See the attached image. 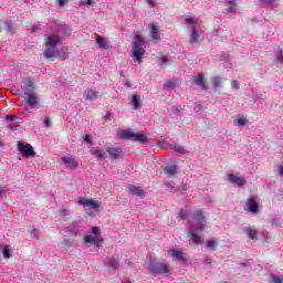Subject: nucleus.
<instances>
[{
	"label": "nucleus",
	"instance_id": "3c124183",
	"mask_svg": "<svg viewBox=\"0 0 283 283\" xmlns=\"http://www.w3.org/2000/svg\"><path fill=\"white\" fill-rule=\"evenodd\" d=\"M32 30H33V32H36V30H41V28L38 27V25H34V27L32 28Z\"/></svg>",
	"mask_w": 283,
	"mask_h": 283
},
{
	"label": "nucleus",
	"instance_id": "39448f33",
	"mask_svg": "<svg viewBox=\"0 0 283 283\" xmlns=\"http://www.w3.org/2000/svg\"><path fill=\"white\" fill-rule=\"evenodd\" d=\"M192 220H197L198 226L196 228V231H202L205 229V212H202V210H196L192 213Z\"/></svg>",
	"mask_w": 283,
	"mask_h": 283
},
{
	"label": "nucleus",
	"instance_id": "72a5a7b5",
	"mask_svg": "<svg viewBox=\"0 0 283 283\" xmlns=\"http://www.w3.org/2000/svg\"><path fill=\"white\" fill-rule=\"evenodd\" d=\"M44 127H46V128L52 127V118H50V117L44 118Z\"/></svg>",
	"mask_w": 283,
	"mask_h": 283
},
{
	"label": "nucleus",
	"instance_id": "6e6552de",
	"mask_svg": "<svg viewBox=\"0 0 283 283\" xmlns=\"http://www.w3.org/2000/svg\"><path fill=\"white\" fill-rule=\"evenodd\" d=\"M149 30L151 41H154V43H160V41H163V38L160 35V29H158V23L150 24Z\"/></svg>",
	"mask_w": 283,
	"mask_h": 283
},
{
	"label": "nucleus",
	"instance_id": "423d86ee",
	"mask_svg": "<svg viewBox=\"0 0 283 283\" xmlns=\"http://www.w3.org/2000/svg\"><path fill=\"white\" fill-rule=\"evenodd\" d=\"M243 209L244 211H249V213H258V197H250Z\"/></svg>",
	"mask_w": 283,
	"mask_h": 283
},
{
	"label": "nucleus",
	"instance_id": "6e6d98bb",
	"mask_svg": "<svg viewBox=\"0 0 283 283\" xmlns=\"http://www.w3.org/2000/svg\"><path fill=\"white\" fill-rule=\"evenodd\" d=\"M3 145V142L2 140H0V146H2Z\"/></svg>",
	"mask_w": 283,
	"mask_h": 283
},
{
	"label": "nucleus",
	"instance_id": "f3484780",
	"mask_svg": "<svg viewBox=\"0 0 283 283\" xmlns=\"http://www.w3.org/2000/svg\"><path fill=\"white\" fill-rule=\"evenodd\" d=\"M134 130L132 129H126V130H120L118 133V138H122L124 140H129V138H134Z\"/></svg>",
	"mask_w": 283,
	"mask_h": 283
},
{
	"label": "nucleus",
	"instance_id": "ea45409f",
	"mask_svg": "<svg viewBox=\"0 0 283 283\" xmlns=\"http://www.w3.org/2000/svg\"><path fill=\"white\" fill-rule=\"evenodd\" d=\"M6 25V31L7 32H12L14 29L12 28V24H10V22H4Z\"/></svg>",
	"mask_w": 283,
	"mask_h": 283
},
{
	"label": "nucleus",
	"instance_id": "603ef678",
	"mask_svg": "<svg viewBox=\"0 0 283 283\" xmlns=\"http://www.w3.org/2000/svg\"><path fill=\"white\" fill-rule=\"evenodd\" d=\"M228 3H229L230 6H235V3L233 2V0H230Z\"/></svg>",
	"mask_w": 283,
	"mask_h": 283
},
{
	"label": "nucleus",
	"instance_id": "9b49d317",
	"mask_svg": "<svg viewBox=\"0 0 283 283\" xmlns=\"http://www.w3.org/2000/svg\"><path fill=\"white\" fill-rule=\"evenodd\" d=\"M228 180H229V182H233L238 187H244V185H247L244 177H240V176L233 175V174L228 175Z\"/></svg>",
	"mask_w": 283,
	"mask_h": 283
},
{
	"label": "nucleus",
	"instance_id": "c9c22d12",
	"mask_svg": "<svg viewBox=\"0 0 283 283\" xmlns=\"http://www.w3.org/2000/svg\"><path fill=\"white\" fill-rule=\"evenodd\" d=\"M94 0H81L80 6H92Z\"/></svg>",
	"mask_w": 283,
	"mask_h": 283
},
{
	"label": "nucleus",
	"instance_id": "f704fd0d",
	"mask_svg": "<svg viewBox=\"0 0 283 283\" xmlns=\"http://www.w3.org/2000/svg\"><path fill=\"white\" fill-rule=\"evenodd\" d=\"M91 233L98 238L101 235V229H98V227H93Z\"/></svg>",
	"mask_w": 283,
	"mask_h": 283
},
{
	"label": "nucleus",
	"instance_id": "37998d69",
	"mask_svg": "<svg viewBox=\"0 0 283 283\" xmlns=\"http://www.w3.org/2000/svg\"><path fill=\"white\" fill-rule=\"evenodd\" d=\"M83 139L85 140V143H87L88 145H92V135H85L83 137Z\"/></svg>",
	"mask_w": 283,
	"mask_h": 283
},
{
	"label": "nucleus",
	"instance_id": "f8f14e48",
	"mask_svg": "<svg viewBox=\"0 0 283 283\" xmlns=\"http://www.w3.org/2000/svg\"><path fill=\"white\" fill-rule=\"evenodd\" d=\"M28 97H27V103L28 105H30L31 107H39V95H36V93H24Z\"/></svg>",
	"mask_w": 283,
	"mask_h": 283
},
{
	"label": "nucleus",
	"instance_id": "a211bd4d",
	"mask_svg": "<svg viewBox=\"0 0 283 283\" xmlns=\"http://www.w3.org/2000/svg\"><path fill=\"white\" fill-rule=\"evenodd\" d=\"M92 156L97 158V160H105L107 158V154L103 149H95L91 151Z\"/></svg>",
	"mask_w": 283,
	"mask_h": 283
},
{
	"label": "nucleus",
	"instance_id": "b1692460",
	"mask_svg": "<svg viewBox=\"0 0 283 283\" xmlns=\"http://www.w3.org/2000/svg\"><path fill=\"white\" fill-rule=\"evenodd\" d=\"M245 233L250 240H258V231L253 229L245 230Z\"/></svg>",
	"mask_w": 283,
	"mask_h": 283
},
{
	"label": "nucleus",
	"instance_id": "f03ea898",
	"mask_svg": "<svg viewBox=\"0 0 283 283\" xmlns=\"http://www.w3.org/2000/svg\"><path fill=\"white\" fill-rule=\"evenodd\" d=\"M144 41L145 39H143V35H135V41L133 42V53L130 54L135 63H143V55L145 54V48H143Z\"/></svg>",
	"mask_w": 283,
	"mask_h": 283
},
{
	"label": "nucleus",
	"instance_id": "09e8293b",
	"mask_svg": "<svg viewBox=\"0 0 283 283\" xmlns=\"http://www.w3.org/2000/svg\"><path fill=\"white\" fill-rule=\"evenodd\" d=\"M59 6H65L67 3V0H57Z\"/></svg>",
	"mask_w": 283,
	"mask_h": 283
},
{
	"label": "nucleus",
	"instance_id": "cd10ccee",
	"mask_svg": "<svg viewBox=\"0 0 283 283\" xmlns=\"http://www.w3.org/2000/svg\"><path fill=\"white\" fill-rule=\"evenodd\" d=\"M198 233H200V231H196V228H195V230L192 231V234H191L192 242L195 244H200V238H199Z\"/></svg>",
	"mask_w": 283,
	"mask_h": 283
},
{
	"label": "nucleus",
	"instance_id": "a19ab883",
	"mask_svg": "<svg viewBox=\"0 0 283 283\" xmlns=\"http://www.w3.org/2000/svg\"><path fill=\"white\" fill-rule=\"evenodd\" d=\"M164 85H165L166 90H172V87H174V82L167 81Z\"/></svg>",
	"mask_w": 283,
	"mask_h": 283
},
{
	"label": "nucleus",
	"instance_id": "dca6fc26",
	"mask_svg": "<svg viewBox=\"0 0 283 283\" xmlns=\"http://www.w3.org/2000/svg\"><path fill=\"white\" fill-rule=\"evenodd\" d=\"M129 192L133 196H137L138 198H145V190H143V188H140V186H132L129 188Z\"/></svg>",
	"mask_w": 283,
	"mask_h": 283
},
{
	"label": "nucleus",
	"instance_id": "49530a36",
	"mask_svg": "<svg viewBox=\"0 0 283 283\" xmlns=\"http://www.w3.org/2000/svg\"><path fill=\"white\" fill-rule=\"evenodd\" d=\"M265 6H271L273 3V0H261Z\"/></svg>",
	"mask_w": 283,
	"mask_h": 283
},
{
	"label": "nucleus",
	"instance_id": "de8ad7c7",
	"mask_svg": "<svg viewBox=\"0 0 283 283\" xmlns=\"http://www.w3.org/2000/svg\"><path fill=\"white\" fill-rule=\"evenodd\" d=\"M186 23H189L190 25H193V23H196V22L193 21V19L188 18V19H186Z\"/></svg>",
	"mask_w": 283,
	"mask_h": 283
},
{
	"label": "nucleus",
	"instance_id": "0eeeda50",
	"mask_svg": "<svg viewBox=\"0 0 283 283\" xmlns=\"http://www.w3.org/2000/svg\"><path fill=\"white\" fill-rule=\"evenodd\" d=\"M61 160L66 169H78V160H76V158H74L73 156H64L61 158Z\"/></svg>",
	"mask_w": 283,
	"mask_h": 283
},
{
	"label": "nucleus",
	"instance_id": "6ab92c4d",
	"mask_svg": "<svg viewBox=\"0 0 283 283\" xmlns=\"http://www.w3.org/2000/svg\"><path fill=\"white\" fill-rule=\"evenodd\" d=\"M98 98V92L95 90H87L85 93V101H96Z\"/></svg>",
	"mask_w": 283,
	"mask_h": 283
},
{
	"label": "nucleus",
	"instance_id": "4c0bfd02",
	"mask_svg": "<svg viewBox=\"0 0 283 283\" xmlns=\"http://www.w3.org/2000/svg\"><path fill=\"white\" fill-rule=\"evenodd\" d=\"M179 218L180 220H187V212L185 211V209H181L179 211Z\"/></svg>",
	"mask_w": 283,
	"mask_h": 283
},
{
	"label": "nucleus",
	"instance_id": "5701e85b",
	"mask_svg": "<svg viewBox=\"0 0 283 283\" xmlns=\"http://www.w3.org/2000/svg\"><path fill=\"white\" fill-rule=\"evenodd\" d=\"M165 171H166V174H168V176H176V174H178V167H176V166H166Z\"/></svg>",
	"mask_w": 283,
	"mask_h": 283
},
{
	"label": "nucleus",
	"instance_id": "4468645a",
	"mask_svg": "<svg viewBox=\"0 0 283 283\" xmlns=\"http://www.w3.org/2000/svg\"><path fill=\"white\" fill-rule=\"evenodd\" d=\"M195 83H196V85L201 87V90H208L209 88V82L205 78V75L202 73L197 75V77L195 80Z\"/></svg>",
	"mask_w": 283,
	"mask_h": 283
},
{
	"label": "nucleus",
	"instance_id": "bb28decb",
	"mask_svg": "<svg viewBox=\"0 0 283 283\" xmlns=\"http://www.w3.org/2000/svg\"><path fill=\"white\" fill-rule=\"evenodd\" d=\"M96 43L99 45V48H102V50H106L107 48V42H105V40L103 39V36H97L96 39Z\"/></svg>",
	"mask_w": 283,
	"mask_h": 283
},
{
	"label": "nucleus",
	"instance_id": "f257e3e1",
	"mask_svg": "<svg viewBox=\"0 0 283 283\" xmlns=\"http://www.w3.org/2000/svg\"><path fill=\"white\" fill-rule=\"evenodd\" d=\"M61 36L55 33L44 39L46 49L43 54L46 59H53L54 56H56V46L59 45V43H61Z\"/></svg>",
	"mask_w": 283,
	"mask_h": 283
},
{
	"label": "nucleus",
	"instance_id": "4d7b16f0",
	"mask_svg": "<svg viewBox=\"0 0 283 283\" xmlns=\"http://www.w3.org/2000/svg\"><path fill=\"white\" fill-rule=\"evenodd\" d=\"M163 144H165V142H159V145H163Z\"/></svg>",
	"mask_w": 283,
	"mask_h": 283
},
{
	"label": "nucleus",
	"instance_id": "4be33fe9",
	"mask_svg": "<svg viewBox=\"0 0 283 283\" xmlns=\"http://www.w3.org/2000/svg\"><path fill=\"white\" fill-rule=\"evenodd\" d=\"M134 140L136 143H148L149 138H147V136L143 135V134H134Z\"/></svg>",
	"mask_w": 283,
	"mask_h": 283
},
{
	"label": "nucleus",
	"instance_id": "79ce46f5",
	"mask_svg": "<svg viewBox=\"0 0 283 283\" xmlns=\"http://www.w3.org/2000/svg\"><path fill=\"white\" fill-rule=\"evenodd\" d=\"M231 87H232V88H238V87H240V82L237 81V80H232V81H231Z\"/></svg>",
	"mask_w": 283,
	"mask_h": 283
},
{
	"label": "nucleus",
	"instance_id": "a878e982",
	"mask_svg": "<svg viewBox=\"0 0 283 283\" xmlns=\"http://www.w3.org/2000/svg\"><path fill=\"white\" fill-rule=\"evenodd\" d=\"M2 254L6 260H9L10 255H12V252L10 251V245H4L2 248Z\"/></svg>",
	"mask_w": 283,
	"mask_h": 283
},
{
	"label": "nucleus",
	"instance_id": "412c9836",
	"mask_svg": "<svg viewBox=\"0 0 283 283\" xmlns=\"http://www.w3.org/2000/svg\"><path fill=\"white\" fill-rule=\"evenodd\" d=\"M211 83L213 85V88L218 90V88L222 87V77H220V76L212 77Z\"/></svg>",
	"mask_w": 283,
	"mask_h": 283
},
{
	"label": "nucleus",
	"instance_id": "864d4df0",
	"mask_svg": "<svg viewBox=\"0 0 283 283\" xmlns=\"http://www.w3.org/2000/svg\"><path fill=\"white\" fill-rule=\"evenodd\" d=\"M61 213H67V209H62Z\"/></svg>",
	"mask_w": 283,
	"mask_h": 283
},
{
	"label": "nucleus",
	"instance_id": "58836bf2",
	"mask_svg": "<svg viewBox=\"0 0 283 283\" xmlns=\"http://www.w3.org/2000/svg\"><path fill=\"white\" fill-rule=\"evenodd\" d=\"M276 61L282 63V61H283V52H282V50L277 51V53H276Z\"/></svg>",
	"mask_w": 283,
	"mask_h": 283
},
{
	"label": "nucleus",
	"instance_id": "ddd939ff",
	"mask_svg": "<svg viewBox=\"0 0 283 283\" xmlns=\"http://www.w3.org/2000/svg\"><path fill=\"white\" fill-rule=\"evenodd\" d=\"M21 87L25 94V92H32L34 90V81L30 77H24L21 82Z\"/></svg>",
	"mask_w": 283,
	"mask_h": 283
},
{
	"label": "nucleus",
	"instance_id": "13d9d810",
	"mask_svg": "<svg viewBox=\"0 0 283 283\" xmlns=\"http://www.w3.org/2000/svg\"><path fill=\"white\" fill-rule=\"evenodd\" d=\"M232 11H233V8L230 9V12H232Z\"/></svg>",
	"mask_w": 283,
	"mask_h": 283
},
{
	"label": "nucleus",
	"instance_id": "20e7f679",
	"mask_svg": "<svg viewBox=\"0 0 283 283\" xmlns=\"http://www.w3.org/2000/svg\"><path fill=\"white\" fill-rule=\"evenodd\" d=\"M18 151L22 154V156H25V158H32V156H35L36 153H34V147L30 144H25L23 142H18L17 144Z\"/></svg>",
	"mask_w": 283,
	"mask_h": 283
},
{
	"label": "nucleus",
	"instance_id": "2f4dec72",
	"mask_svg": "<svg viewBox=\"0 0 283 283\" xmlns=\"http://www.w3.org/2000/svg\"><path fill=\"white\" fill-rule=\"evenodd\" d=\"M207 247H208V249H212V251H216V249H218V244L213 240H208Z\"/></svg>",
	"mask_w": 283,
	"mask_h": 283
},
{
	"label": "nucleus",
	"instance_id": "c85d7f7f",
	"mask_svg": "<svg viewBox=\"0 0 283 283\" xmlns=\"http://www.w3.org/2000/svg\"><path fill=\"white\" fill-rule=\"evenodd\" d=\"M135 109H138L140 107V97L138 95H133V101H132Z\"/></svg>",
	"mask_w": 283,
	"mask_h": 283
},
{
	"label": "nucleus",
	"instance_id": "7c9ffc66",
	"mask_svg": "<svg viewBox=\"0 0 283 283\" xmlns=\"http://www.w3.org/2000/svg\"><path fill=\"white\" fill-rule=\"evenodd\" d=\"M199 39V35H198V30L196 29H192V34H191V38H190V43H196Z\"/></svg>",
	"mask_w": 283,
	"mask_h": 283
},
{
	"label": "nucleus",
	"instance_id": "393cba45",
	"mask_svg": "<svg viewBox=\"0 0 283 283\" xmlns=\"http://www.w3.org/2000/svg\"><path fill=\"white\" fill-rule=\"evenodd\" d=\"M167 63H169V60H167L166 55H160L158 57V64L160 65V67H166Z\"/></svg>",
	"mask_w": 283,
	"mask_h": 283
},
{
	"label": "nucleus",
	"instance_id": "7ed1b4c3",
	"mask_svg": "<svg viewBox=\"0 0 283 283\" xmlns=\"http://www.w3.org/2000/svg\"><path fill=\"white\" fill-rule=\"evenodd\" d=\"M150 273L156 275H171V268L167 263L150 261Z\"/></svg>",
	"mask_w": 283,
	"mask_h": 283
},
{
	"label": "nucleus",
	"instance_id": "a18cd8bd",
	"mask_svg": "<svg viewBox=\"0 0 283 283\" xmlns=\"http://www.w3.org/2000/svg\"><path fill=\"white\" fill-rule=\"evenodd\" d=\"M272 282H274V283H283V279L280 277V276H274V277L272 279Z\"/></svg>",
	"mask_w": 283,
	"mask_h": 283
},
{
	"label": "nucleus",
	"instance_id": "aec40b11",
	"mask_svg": "<svg viewBox=\"0 0 283 283\" xmlns=\"http://www.w3.org/2000/svg\"><path fill=\"white\" fill-rule=\"evenodd\" d=\"M104 264H106V266H109V269H118V266H120L118 259H114V258L106 260Z\"/></svg>",
	"mask_w": 283,
	"mask_h": 283
},
{
	"label": "nucleus",
	"instance_id": "5fc2aeb1",
	"mask_svg": "<svg viewBox=\"0 0 283 283\" xmlns=\"http://www.w3.org/2000/svg\"><path fill=\"white\" fill-rule=\"evenodd\" d=\"M13 127H14L13 125H9L8 126L9 129H13Z\"/></svg>",
	"mask_w": 283,
	"mask_h": 283
},
{
	"label": "nucleus",
	"instance_id": "9d476101",
	"mask_svg": "<svg viewBox=\"0 0 283 283\" xmlns=\"http://www.w3.org/2000/svg\"><path fill=\"white\" fill-rule=\"evenodd\" d=\"M106 151L107 154H109L113 160H118V158H122L123 156V148L120 147H117V148L108 147L106 148Z\"/></svg>",
	"mask_w": 283,
	"mask_h": 283
},
{
	"label": "nucleus",
	"instance_id": "473e14b6",
	"mask_svg": "<svg viewBox=\"0 0 283 283\" xmlns=\"http://www.w3.org/2000/svg\"><path fill=\"white\" fill-rule=\"evenodd\" d=\"M175 151H177V154H186L187 150L185 149V147L180 146V145H175L174 146Z\"/></svg>",
	"mask_w": 283,
	"mask_h": 283
},
{
	"label": "nucleus",
	"instance_id": "1a4fd4ad",
	"mask_svg": "<svg viewBox=\"0 0 283 283\" xmlns=\"http://www.w3.org/2000/svg\"><path fill=\"white\" fill-rule=\"evenodd\" d=\"M77 203L82 205L83 207H88V209H98L101 203L94 199H85L84 197H80Z\"/></svg>",
	"mask_w": 283,
	"mask_h": 283
},
{
	"label": "nucleus",
	"instance_id": "c756f323",
	"mask_svg": "<svg viewBox=\"0 0 283 283\" xmlns=\"http://www.w3.org/2000/svg\"><path fill=\"white\" fill-rule=\"evenodd\" d=\"M171 255H174V258H176L177 260H185L182 252H180L179 250H171Z\"/></svg>",
	"mask_w": 283,
	"mask_h": 283
},
{
	"label": "nucleus",
	"instance_id": "e433bc0d",
	"mask_svg": "<svg viewBox=\"0 0 283 283\" xmlns=\"http://www.w3.org/2000/svg\"><path fill=\"white\" fill-rule=\"evenodd\" d=\"M238 125H240L241 127H244V125H247V123H249L247 119L240 117L237 119Z\"/></svg>",
	"mask_w": 283,
	"mask_h": 283
},
{
	"label": "nucleus",
	"instance_id": "8fccbe9b",
	"mask_svg": "<svg viewBox=\"0 0 283 283\" xmlns=\"http://www.w3.org/2000/svg\"><path fill=\"white\" fill-rule=\"evenodd\" d=\"M279 175L283 176V166H279Z\"/></svg>",
	"mask_w": 283,
	"mask_h": 283
},
{
	"label": "nucleus",
	"instance_id": "2eb2a0df",
	"mask_svg": "<svg viewBox=\"0 0 283 283\" xmlns=\"http://www.w3.org/2000/svg\"><path fill=\"white\" fill-rule=\"evenodd\" d=\"M84 244H94V247H101L103 244V240H97L94 235L84 237Z\"/></svg>",
	"mask_w": 283,
	"mask_h": 283
},
{
	"label": "nucleus",
	"instance_id": "c03bdc74",
	"mask_svg": "<svg viewBox=\"0 0 283 283\" xmlns=\"http://www.w3.org/2000/svg\"><path fill=\"white\" fill-rule=\"evenodd\" d=\"M4 118L6 120H10V122L17 120V115H7Z\"/></svg>",
	"mask_w": 283,
	"mask_h": 283
}]
</instances>
